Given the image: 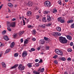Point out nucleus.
<instances>
[{
  "label": "nucleus",
  "mask_w": 74,
  "mask_h": 74,
  "mask_svg": "<svg viewBox=\"0 0 74 74\" xmlns=\"http://www.w3.org/2000/svg\"><path fill=\"white\" fill-rule=\"evenodd\" d=\"M59 41L61 43L63 44H66L67 42V40H66V38L63 36H60L59 38Z\"/></svg>",
  "instance_id": "obj_1"
},
{
  "label": "nucleus",
  "mask_w": 74,
  "mask_h": 74,
  "mask_svg": "<svg viewBox=\"0 0 74 74\" xmlns=\"http://www.w3.org/2000/svg\"><path fill=\"white\" fill-rule=\"evenodd\" d=\"M44 6L46 7H50L51 6V3L48 1H45L44 3Z\"/></svg>",
  "instance_id": "obj_2"
},
{
  "label": "nucleus",
  "mask_w": 74,
  "mask_h": 74,
  "mask_svg": "<svg viewBox=\"0 0 74 74\" xmlns=\"http://www.w3.org/2000/svg\"><path fill=\"white\" fill-rule=\"evenodd\" d=\"M55 52L58 55H60V56H62L63 55V52L62 51L59 50L58 49H56L55 51Z\"/></svg>",
  "instance_id": "obj_3"
},
{
  "label": "nucleus",
  "mask_w": 74,
  "mask_h": 74,
  "mask_svg": "<svg viewBox=\"0 0 74 74\" xmlns=\"http://www.w3.org/2000/svg\"><path fill=\"white\" fill-rule=\"evenodd\" d=\"M18 69L19 70H23L25 69V66H23L22 64H20L18 67Z\"/></svg>",
  "instance_id": "obj_4"
},
{
  "label": "nucleus",
  "mask_w": 74,
  "mask_h": 74,
  "mask_svg": "<svg viewBox=\"0 0 74 74\" xmlns=\"http://www.w3.org/2000/svg\"><path fill=\"white\" fill-rule=\"evenodd\" d=\"M51 34L52 36H54L56 37V36H61V34L59 32H53Z\"/></svg>",
  "instance_id": "obj_5"
},
{
  "label": "nucleus",
  "mask_w": 74,
  "mask_h": 74,
  "mask_svg": "<svg viewBox=\"0 0 74 74\" xmlns=\"http://www.w3.org/2000/svg\"><path fill=\"white\" fill-rule=\"evenodd\" d=\"M27 52L26 51H24L22 54L23 57H25L27 56Z\"/></svg>",
  "instance_id": "obj_6"
},
{
  "label": "nucleus",
  "mask_w": 74,
  "mask_h": 74,
  "mask_svg": "<svg viewBox=\"0 0 74 74\" xmlns=\"http://www.w3.org/2000/svg\"><path fill=\"white\" fill-rule=\"evenodd\" d=\"M51 21V17L49 16H47V22H50Z\"/></svg>",
  "instance_id": "obj_7"
},
{
  "label": "nucleus",
  "mask_w": 74,
  "mask_h": 74,
  "mask_svg": "<svg viewBox=\"0 0 74 74\" xmlns=\"http://www.w3.org/2000/svg\"><path fill=\"white\" fill-rule=\"evenodd\" d=\"M66 36L67 37V39L69 40H71V39H72V38L70 36V35H66Z\"/></svg>",
  "instance_id": "obj_8"
},
{
  "label": "nucleus",
  "mask_w": 74,
  "mask_h": 74,
  "mask_svg": "<svg viewBox=\"0 0 74 74\" xmlns=\"http://www.w3.org/2000/svg\"><path fill=\"white\" fill-rule=\"evenodd\" d=\"M3 38L4 39H5V40H6V41H8V40H9L8 36L6 35H5L4 36Z\"/></svg>",
  "instance_id": "obj_9"
},
{
  "label": "nucleus",
  "mask_w": 74,
  "mask_h": 74,
  "mask_svg": "<svg viewBox=\"0 0 74 74\" xmlns=\"http://www.w3.org/2000/svg\"><path fill=\"white\" fill-rule=\"evenodd\" d=\"M18 66H19V64H16L14 66L11 67V69H15V68H16V67H18Z\"/></svg>",
  "instance_id": "obj_10"
},
{
  "label": "nucleus",
  "mask_w": 74,
  "mask_h": 74,
  "mask_svg": "<svg viewBox=\"0 0 74 74\" xmlns=\"http://www.w3.org/2000/svg\"><path fill=\"white\" fill-rule=\"evenodd\" d=\"M11 26L13 27H15V22H13L11 23Z\"/></svg>",
  "instance_id": "obj_11"
},
{
  "label": "nucleus",
  "mask_w": 74,
  "mask_h": 74,
  "mask_svg": "<svg viewBox=\"0 0 74 74\" xmlns=\"http://www.w3.org/2000/svg\"><path fill=\"white\" fill-rule=\"evenodd\" d=\"M33 5V3L32 1H29L28 3V5L29 7H31Z\"/></svg>",
  "instance_id": "obj_12"
},
{
  "label": "nucleus",
  "mask_w": 74,
  "mask_h": 74,
  "mask_svg": "<svg viewBox=\"0 0 74 74\" xmlns=\"http://www.w3.org/2000/svg\"><path fill=\"white\" fill-rule=\"evenodd\" d=\"M27 43H28V40L27 39L25 40L24 42V46H26L25 44H27Z\"/></svg>",
  "instance_id": "obj_13"
},
{
  "label": "nucleus",
  "mask_w": 74,
  "mask_h": 74,
  "mask_svg": "<svg viewBox=\"0 0 74 74\" xmlns=\"http://www.w3.org/2000/svg\"><path fill=\"white\" fill-rule=\"evenodd\" d=\"M56 29L58 32H61V28L60 27H57Z\"/></svg>",
  "instance_id": "obj_14"
},
{
  "label": "nucleus",
  "mask_w": 74,
  "mask_h": 74,
  "mask_svg": "<svg viewBox=\"0 0 74 74\" xmlns=\"http://www.w3.org/2000/svg\"><path fill=\"white\" fill-rule=\"evenodd\" d=\"M2 66H3V68L4 69H5V67H6V66H5V64L4 62H2Z\"/></svg>",
  "instance_id": "obj_15"
},
{
  "label": "nucleus",
  "mask_w": 74,
  "mask_h": 74,
  "mask_svg": "<svg viewBox=\"0 0 74 74\" xmlns=\"http://www.w3.org/2000/svg\"><path fill=\"white\" fill-rule=\"evenodd\" d=\"M42 21L43 22H47V20H46V17H43V18Z\"/></svg>",
  "instance_id": "obj_16"
},
{
  "label": "nucleus",
  "mask_w": 74,
  "mask_h": 74,
  "mask_svg": "<svg viewBox=\"0 0 74 74\" xmlns=\"http://www.w3.org/2000/svg\"><path fill=\"white\" fill-rule=\"evenodd\" d=\"M24 32H25L23 31L20 32L18 34L19 36H21L22 34H23V33H24Z\"/></svg>",
  "instance_id": "obj_17"
},
{
  "label": "nucleus",
  "mask_w": 74,
  "mask_h": 74,
  "mask_svg": "<svg viewBox=\"0 0 74 74\" xmlns=\"http://www.w3.org/2000/svg\"><path fill=\"white\" fill-rule=\"evenodd\" d=\"M73 20H69L68 21H67V23H71L72 22H73Z\"/></svg>",
  "instance_id": "obj_18"
},
{
  "label": "nucleus",
  "mask_w": 74,
  "mask_h": 74,
  "mask_svg": "<svg viewBox=\"0 0 74 74\" xmlns=\"http://www.w3.org/2000/svg\"><path fill=\"white\" fill-rule=\"evenodd\" d=\"M33 73L35 74H40V72H38L35 71H33Z\"/></svg>",
  "instance_id": "obj_19"
},
{
  "label": "nucleus",
  "mask_w": 74,
  "mask_h": 74,
  "mask_svg": "<svg viewBox=\"0 0 74 74\" xmlns=\"http://www.w3.org/2000/svg\"><path fill=\"white\" fill-rule=\"evenodd\" d=\"M14 45H15V43L14 42H12L11 44L10 47L11 48H13L14 46Z\"/></svg>",
  "instance_id": "obj_20"
},
{
  "label": "nucleus",
  "mask_w": 74,
  "mask_h": 74,
  "mask_svg": "<svg viewBox=\"0 0 74 74\" xmlns=\"http://www.w3.org/2000/svg\"><path fill=\"white\" fill-rule=\"evenodd\" d=\"M8 6H9V7H13V5L12 4L9 3H8Z\"/></svg>",
  "instance_id": "obj_21"
},
{
  "label": "nucleus",
  "mask_w": 74,
  "mask_h": 74,
  "mask_svg": "<svg viewBox=\"0 0 74 74\" xmlns=\"http://www.w3.org/2000/svg\"><path fill=\"white\" fill-rule=\"evenodd\" d=\"M60 60H61L62 61H65L66 60V58H65L62 57L61 58H60Z\"/></svg>",
  "instance_id": "obj_22"
},
{
  "label": "nucleus",
  "mask_w": 74,
  "mask_h": 74,
  "mask_svg": "<svg viewBox=\"0 0 74 74\" xmlns=\"http://www.w3.org/2000/svg\"><path fill=\"white\" fill-rule=\"evenodd\" d=\"M32 63H29L28 64V67H29V68H30V67H32Z\"/></svg>",
  "instance_id": "obj_23"
},
{
  "label": "nucleus",
  "mask_w": 74,
  "mask_h": 74,
  "mask_svg": "<svg viewBox=\"0 0 74 74\" xmlns=\"http://www.w3.org/2000/svg\"><path fill=\"white\" fill-rule=\"evenodd\" d=\"M18 53H16L14 55V57H18Z\"/></svg>",
  "instance_id": "obj_24"
},
{
  "label": "nucleus",
  "mask_w": 74,
  "mask_h": 74,
  "mask_svg": "<svg viewBox=\"0 0 74 74\" xmlns=\"http://www.w3.org/2000/svg\"><path fill=\"white\" fill-rule=\"evenodd\" d=\"M32 15V12L30 11H29L28 12V16H30Z\"/></svg>",
  "instance_id": "obj_25"
},
{
  "label": "nucleus",
  "mask_w": 74,
  "mask_h": 74,
  "mask_svg": "<svg viewBox=\"0 0 74 74\" xmlns=\"http://www.w3.org/2000/svg\"><path fill=\"white\" fill-rule=\"evenodd\" d=\"M8 27H11V23H10V22H8Z\"/></svg>",
  "instance_id": "obj_26"
},
{
  "label": "nucleus",
  "mask_w": 74,
  "mask_h": 74,
  "mask_svg": "<svg viewBox=\"0 0 74 74\" xmlns=\"http://www.w3.org/2000/svg\"><path fill=\"white\" fill-rule=\"evenodd\" d=\"M62 17L58 18V22H60L61 20H62Z\"/></svg>",
  "instance_id": "obj_27"
},
{
  "label": "nucleus",
  "mask_w": 74,
  "mask_h": 74,
  "mask_svg": "<svg viewBox=\"0 0 74 74\" xmlns=\"http://www.w3.org/2000/svg\"><path fill=\"white\" fill-rule=\"evenodd\" d=\"M6 33V31L5 30H4V31H3V32H2V35H4Z\"/></svg>",
  "instance_id": "obj_28"
},
{
  "label": "nucleus",
  "mask_w": 74,
  "mask_h": 74,
  "mask_svg": "<svg viewBox=\"0 0 74 74\" xmlns=\"http://www.w3.org/2000/svg\"><path fill=\"white\" fill-rule=\"evenodd\" d=\"M67 51L69 52H71L72 51V49H71L69 48L67 49Z\"/></svg>",
  "instance_id": "obj_29"
},
{
  "label": "nucleus",
  "mask_w": 74,
  "mask_h": 74,
  "mask_svg": "<svg viewBox=\"0 0 74 74\" xmlns=\"http://www.w3.org/2000/svg\"><path fill=\"white\" fill-rule=\"evenodd\" d=\"M58 4H59L60 5H62V1L60 0H59L58 1Z\"/></svg>",
  "instance_id": "obj_30"
},
{
  "label": "nucleus",
  "mask_w": 74,
  "mask_h": 74,
  "mask_svg": "<svg viewBox=\"0 0 74 74\" xmlns=\"http://www.w3.org/2000/svg\"><path fill=\"white\" fill-rule=\"evenodd\" d=\"M17 36V34H15L14 35H13V37L14 38H16V36Z\"/></svg>",
  "instance_id": "obj_31"
},
{
  "label": "nucleus",
  "mask_w": 74,
  "mask_h": 74,
  "mask_svg": "<svg viewBox=\"0 0 74 74\" xmlns=\"http://www.w3.org/2000/svg\"><path fill=\"white\" fill-rule=\"evenodd\" d=\"M71 28H74V23H73L71 26Z\"/></svg>",
  "instance_id": "obj_32"
},
{
  "label": "nucleus",
  "mask_w": 74,
  "mask_h": 74,
  "mask_svg": "<svg viewBox=\"0 0 74 74\" xmlns=\"http://www.w3.org/2000/svg\"><path fill=\"white\" fill-rule=\"evenodd\" d=\"M10 49H8L6 51V53H8L9 52H10Z\"/></svg>",
  "instance_id": "obj_33"
},
{
  "label": "nucleus",
  "mask_w": 74,
  "mask_h": 74,
  "mask_svg": "<svg viewBox=\"0 0 74 74\" xmlns=\"http://www.w3.org/2000/svg\"><path fill=\"white\" fill-rule=\"evenodd\" d=\"M41 72L43 73L44 71V68H42L41 69L40 71Z\"/></svg>",
  "instance_id": "obj_34"
},
{
  "label": "nucleus",
  "mask_w": 74,
  "mask_h": 74,
  "mask_svg": "<svg viewBox=\"0 0 74 74\" xmlns=\"http://www.w3.org/2000/svg\"><path fill=\"white\" fill-rule=\"evenodd\" d=\"M60 22L61 23H63L64 22V20L62 19Z\"/></svg>",
  "instance_id": "obj_35"
},
{
  "label": "nucleus",
  "mask_w": 74,
  "mask_h": 74,
  "mask_svg": "<svg viewBox=\"0 0 74 74\" xmlns=\"http://www.w3.org/2000/svg\"><path fill=\"white\" fill-rule=\"evenodd\" d=\"M7 29L9 32H11V28H10L9 27H8L7 28Z\"/></svg>",
  "instance_id": "obj_36"
},
{
  "label": "nucleus",
  "mask_w": 74,
  "mask_h": 74,
  "mask_svg": "<svg viewBox=\"0 0 74 74\" xmlns=\"http://www.w3.org/2000/svg\"><path fill=\"white\" fill-rule=\"evenodd\" d=\"M50 41V39L49 38H48L47 41H46V43H48Z\"/></svg>",
  "instance_id": "obj_37"
},
{
  "label": "nucleus",
  "mask_w": 74,
  "mask_h": 74,
  "mask_svg": "<svg viewBox=\"0 0 74 74\" xmlns=\"http://www.w3.org/2000/svg\"><path fill=\"white\" fill-rule=\"evenodd\" d=\"M3 46H4V45L2 44L1 42H0V47H3Z\"/></svg>",
  "instance_id": "obj_38"
},
{
  "label": "nucleus",
  "mask_w": 74,
  "mask_h": 74,
  "mask_svg": "<svg viewBox=\"0 0 74 74\" xmlns=\"http://www.w3.org/2000/svg\"><path fill=\"white\" fill-rule=\"evenodd\" d=\"M33 32L34 34H36V30L35 29H34L33 30Z\"/></svg>",
  "instance_id": "obj_39"
},
{
  "label": "nucleus",
  "mask_w": 74,
  "mask_h": 74,
  "mask_svg": "<svg viewBox=\"0 0 74 74\" xmlns=\"http://www.w3.org/2000/svg\"><path fill=\"white\" fill-rule=\"evenodd\" d=\"M53 58H54L55 59H56L57 58H58V56L57 55H56L54 56L53 57Z\"/></svg>",
  "instance_id": "obj_40"
},
{
  "label": "nucleus",
  "mask_w": 74,
  "mask_h": 74,
  "mask_svg": "<svg viewBox=\"0 0 74 74\" xmlns=\"http://www.w3.org/2000/svg\"><path fill=\"white\" fill-rule=\"evenodd\" d=\"M44 14H48V12L46 11H44L43 12Z\"/></svg>",
  "instance_id": "obj_41"
},
{
  "label": "nucleus",
  "mask_w": 74,
  "mask_h": 74,
  "mask_svg": "<svg viewBox=\"0 0 74 74\" xmlns=\"http://www.w3.org/2000/svg\"><path fill=\"white\" fill-rule=\"evenodd\" d=\"M23 25H25V20H23Z\"/></svg>",
  "instance_id": "obj_42"
},
{
  "label": "nucleus",
  "mask_w": 74,
  "mask_h": 74,
  "mask_svg": "<svg viewBox=\"0 0 74 74\" xmlns=\"http://www.w3.org/2000/svg\"><path fill=\"white\" fill-rule=\"evenodd\" d=\"M44 41H41V44H44Z\"/></svg>",
  "instance_id": "obj_43"
},
{
  "label": "nucleus",
  "mask_w": 74,
  "mask_h": 74,
  "mask_svg": "<svg viewBox=\"0 0 74 74\" xmlns=\"http://www.w3.org/2000/svg\"><path fill=\"white\" fill-rule=\"evenodd\" d=\"M36 17V19H39V18H40V16L38 15H37Z\"/></svg>",
  "instance_id": "obj_44"
},
{
  "label": "nucleus",
  "mask_w": 74,
  "mask_h": 74,
  "mask_svg": "<svg viewBox=\"0 0 74 74\" xmlns=\"http://www.w3.org/2000/svg\"><path fill=\"white\" fill-rule=\"evenodd\" d=\"M47 26H50L51 25V24L49 23L47 24Z\"/></svg>",
  "instance_id": "obj_45"
},
{
  "label": "nucleus",
  "mask_w": 74,
  "mask_h": 74,
  "mask_svg": "<svg viewBox=\"0 0 74 74\" xmlns=\"http://www.w3.org/2000/svg\"><path fill=\"white\" fill-rule=\"evenodd\" d=\"M31 50L32 51H35V49L34 48H32L31 49Z\"/></svg>",
  "instance_id": "obj_46"
},
{
  "label": "nucleus",
  "mask_w": 74,
  "mask_h": 74,
  "mask_svg": "<svg viewBox=\"0 0 74 74\" xmlns=\"http://www.w3.org/2000/svg\"><path fill=\"white\" fill-rule=\"evenodd\" d=\"M42 63V59L40 60L38 63Z\"/></svg>",
  "instance_id": "obj_47"
},
{
  "label": "nucleus",
  "mask_w": 74,
  "mask_h": 74,
  "mask_svg": "<svg viewBox=\"0 0 74 74\" xmlns=\"http://www.w3.org/2000/svg\"><path fill=\"white\" fill-rule=\"evenodd\" d=\"M36 66H37V67H38V66H40V64H39L38 63H36Z\"/></svg>",
  "instance_id": "obj_48"
},
{
  "label": "nucleus",
  "mask_w": 74,
  "mask_h": 74,
  "mask_svg": "<svg viewBox=\"0 0 74 74\" xmlns=\"http://www.w3.org/2000/svg\"><path fill=\"white\" fill-rule=\"evenodd\" d=\"M33 41H36V38H33L32 39Z\"/></svg>",
  "instance_id": "obj_49"
},
{
  "label": "nucleus",
  "mask_w": 74,
  "mask_h": 74,
  "mask_svg": "<svg viewBox=\"0 0 74 74\" xmlns=\"http://www.w3.org/2000/svg\"><path fill=\"white\" fill-rule=\"evenodd\" d=\"M70 45L71 46H73V42H71L70 43Z\"/></svg>",
  "instance_id": "obj_50"
},
{
  "label": "nucleus",
  "mask_w": 74,
  "mask_h": 74,
  "mask_svg": "<svg viewBox=\"0 0 74 74\" xmlns=\"http://www.w3.org/2000/svg\"><path fill=\"white\" fill-rule=\"evenodd\" d=\"M54 63L55 64H57L58 63V61L56 60L54 61Z\"/></svg>",
  "instance_id": "obj_51"
},
{
  "label": "nucleus",
  "mask_w": 74,
  "mask_h": 74,
  "mask_svg": "<svg viewBox=\"0 0 74 74\" xmlns=\"http://www.w3.org/2000/svg\"><path fill=\"white\" fill-rule=\"evenodd\" d=\"M48 38H46V37H44V40H46V41H47V40L48 39Z\"/></svg>",
  "instance_id": "obj_52"
},
{
  "label": "nucleus",
  "mask_w": 74,
  "mask_h": 74,
  "mask_svg": "<svg viewBox=\"0 0 74 74\" xmlns=\"http://www.w3.org/2000/svg\"><path fill=\"white\" fill-rule=\"evenodd\" d=\"M20 41L21 42H23V40L22 38L21 39Z\"/></svg>",
  "instance_id": "obj_53"
},
{
  "label": "nucleus",
  "mask_w": 74,
  "mask_h": 74,
  "mask_svg": "<svg viewBox=\"0 0 74 74\" xmlns=\"http://www.w3.org/2000/svg\"><path fill=\"white\" fill-rule=\"evenodd\" d=\"M42 27H43V28H44L45 27V25L44 24H43V25H42Z\"/></svg>",
  "instance_id": "obj_54"
},
{
  "label": "nucleus",
  "mask_w": 74,
  "mask_h": 74,
  "mask_svg": "<svg viewBox=\"0 0 74 74\" xmlns=\"http://www.w3.org/2000/svg\"><path fill=\"white\" fill-rule=\"evenodd\" d=\"M49 46H48L46 47V49L47 50H48V49H49Z\"/></svg>",
  "instance_id": "obj_55"
},
{
  "label": "nucleus",
  "mask_w": 74,
  "mask_h": 74,
  "mask_svg": "<svg viewBox=\"0 0 74 74\" xmlns=\"http://www.w3.org/2000/svg\"><path fill=\"white\" fill-rule=\"evenodd\" d=\"M3 6V4L1 5L0 6V10H1V9L2 8Z\"/></svg>",
  "instance_id": "obj_56"
},
{
  "label": "nucleus",
  "mask_w": 74,
  "mask_h": 74,
  "mask_svg": "<svg viewBox=\"0 0 74 74\" xmlns=\"http://www.w3.org/2000/svg\"><path fill=\"white\" fill-rule=\"evenodd\" d=\"M39 60L38 59H36L35 60V62H38L39 61Z\"/></svg>",
  "instance_id": "obj_57"
},
{
  "label": "nucleus",
  "mask_w": 74,
  "mask_h": 74,
  "mask_svg": "<svg viewBox=\"0 0 74 74\" xmlns=\"http://www.w3.org/2000/svg\"><path fill=\"white\" fill-rule=\"evenodd\" d=\"M54 12H57V10L56 9H54Z\"/></svg>",
  "instance_id": "obj_58"
},
{
  "label": "nucleus",
  "mask_w": 74,
  "mask_h": 74,
  "mask_svg": "<svg viewBox=\"0 0 74 74\" xmlns=\"http://www.w3.org/2000/svg\"><path fill=\"white\" fill-rule=\"evenodd\" d=\"M16 19L13 18L12 19V21H15Z\"/></svg>",
  "instance_id": "obj_59"
},
{
  "label": "nucleus",
  "mask_w": 74,
  "mask_h": 74,
  "mask_svg": "<svg viewBox=\"0 0 74 74\" xmlns=\"http://www.w3.org/2000/svg\"><path fill=\"white\" fill-rule=\"evenodd\" d=\"M64 73V74H68V73L67 72V71H65Z\"/></svg>",
  "instance_id": "obj_60"
},
{
  "label": "nucleus",
  "mask_w": 74,
  "mask_h": 74,
  "mask_svg": "<svg viewBox=\"0 0 74 74\" xmlns=\"http://www.w3.org/2000/svg\"><path fill=\"white\" fill-rule=\"evenodd\" d=\"M8 12H11V10H10V9H9V8H8Z\"/></svg>",
  "instance_id": "obj_61"
},
{
  "label": "nucleus",
  "mask_w": 74,
  "mask_h": 74,
  "mask_svg": "<svg viewBox=\"0 0 74 74\" xmlns=\"http://www.w3.org/2000/svg\"><path fill=\"white\" fill-rule=\"evenodd\" d=\"M67 60H71V58H68L67 59Z\"/></svg>",
  "instance_id": "obj_62"
},
{
  "label": "nucleus",
  "mask_w": 74,
  "mask_h": 74,
  "mask_svg": "<svg viewBox=\"0 0 74 74\" xmlns=\"http://www.w3.org/2000/svg\"><path fill=\"white\" fill-rule=\"evenodd\" d=\"M37 49H38V51L39 50H40V47H38Z\"/></svg>",
  "instance_id": "obj_63"
},
{
  "label": "nucleus",
  "mask_w": 74,
  "mask_h": 74,
  "mask_svg": "<svg viewBox=\"0 0 74 74\" xmlns=\"http://www.w3.org/2000/svg\"><path fill=\"white\" fill-rule=\"evenodd\" d=\"M66 15V13H64L63 14V16H64L65 15Z\"/></svg>",
  "instance_id": "obj_64"
}]
</instances>
